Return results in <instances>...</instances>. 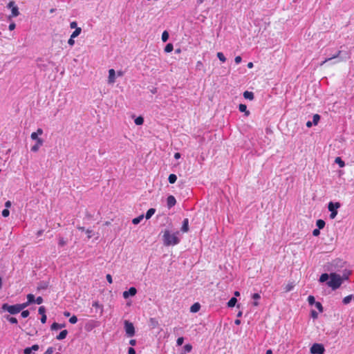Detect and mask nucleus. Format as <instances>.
<instances>
[{"label":"nucleus","mask_w":354,"mask_h":354,"mask_svg":"<svg viewBox=\"0 0 354 354\" xmlns=\"http://www.w3.org/2000/svg\"><path fill=\"white\" fill-rule=\"evenodd\" d=\"M237 302V299L236 297H232L230 301L227 302V306L230 308L234 307Z\"/></svg>","instance_id":"20"},{"label":"nucleus","mask_w":354,"mask_h":354,"mask_svg":"<svg viewBox=\"0 0 354 354\" xmlns=\"http://www.w3.org/2000/svg\"><path fill=\"white\" fill-rule=\"evenodd\" d=\"M93 307H95L96 308H100L101 310V313L103 311V306L99 303V301H96L93 303Z\"/></svg>","instance_id":"32"},{"label":"nucleus","mask_w":354,"mask_h":354,"mask_svg":"<svg viewBox=\"0 0 354 354\" xmlns=\"http://www.w3.org/2000/svg\"><path fill=\"white\" fill-rule=\"evenodd\" d=\"M320 120V115L319 114H315L313 118V123L314 125H317Z\"/></svg>","instance_id":"33"},{"label":"nucleus","mask_w":354,"mask_h":354,"mask_svg":"<svg viewBox=\"0 0 354 354\" xmlns=\"http://www.w3.org/2000/svg\"><path fill=\"white\" fill-rule=\"evenodd\" d=\"M27 299H28V304H32L33 302H35V296L32 294H28L27 295Z\"/></svg>","instance_id":"31"},{"label":"nucleus","mask_w":354,"mask_h":354,"mask_svg":"<svg viewBox=\"0 0 354 354\" xmlns=\"http://www.w3.org/2000/svg\"><path fill=\"white\" fill-rule=\"evenodd\" d=\"M343 281V277L337 273L333 272L330 274V279L327 282V285L333 290H336L341 286Z\"/></svg>","instance_id":"2"},{"label":"nucleus","mask_w":354,"mask_h":354,"mask_svg":"<svg viewBox=\"0 0 354 354\" xmlns=\"http://www.w3.org/2000/svg\"><path fill=\"white\" fill-rule=\"evenodd\" d=\"M239 110L241 112L244 113L245 116H248L250 115V111L247 109V106L245 104H240L239 105Z\"/></svg>","instance_id":"12"},{"label":"nucleus","mask_w":354,"mask_h":354,"mask_svg":"<svg viewBox=\"0 0 354 354\" xmlns=\"http://www.w3.org/2000/svg\"><path fill=\"white\" fill-rule=\"evenodd\" d=\"M156 212V209L154 208H150L147 210L145 218L146 219H149Z\"/></svg>","instance_id":"17"},{"label":"nucleus","mask_w":354,"mask_h":354,"mask_svg":"<svg viewBox=\"0 0 354 354\" xmlns=\"http://www.w3.org/2000/svg\"><path fill=\"white\" fill-rule=\"evenodd\" d=\"M77 22H76V21H72V22L70 24V27H71V28H75V29H76V28H77Z\"/></svg>","instance_id":"58"},{"label":"nucleus","mask_w":354,"mask_h":354,"mask_svg":"<svg viewBox=\"0 0 354 354\" xmlns=\"http://www.w3.org/2000/svg\"><path fill=\"white\" fill-rule=\"evenodd\" d=\"M176 180H177V176L176 174H171L168 177V180H169V183H171V184H174V183H176Z\"/></svg>","instance_id":"25"},{"label":"nucleus","mask_w":354,"mask_h":354,"mask_svg":"<svg viewBox=\"0 0 354 354\" xmlns=\"http://www.w3.org/2000/svg\"><path fill=\"white\" fill-rule=\"evenodd\" d=\"M32 352L30 347H27L24 350V354H30Z\"/></svg>","instance_id":"53"},{"label":"nucleus","mask_w":354,"mask_h":354,"mask_svg":"<svg viewBox=\"0 0 354 354\" xmlns=\"http://www.w3.org/2000/svg\"><path fill=\"white\" fill-rule=\"evenodd\" d=\"M30 348L32 351H36L39 349V346L37 344H34Z\"/></svg>","instance_id":"64"},{"label":"nucleus","mask_w":354,"mask_h":354,"mask_svg":"<svg viewBox=\"0 0 354 354\" xmlns=\"http://www.w3.org/2000/svg\"><path fill=\"white\" fill-rule=\"evenodd\" d=\"M19 305V309L21 311L22 310H24L25 308H26L27 306H28L30 305V304H28V301L25 302V303H23V304H18Z\"/></svg>","instance_id":"44"},{"label":"nucleus","mask_w":354,"mask_h":354,"mask_svg":"<svg viewBox=\"0 0 354 354\" xmlns=\"http://www.w3.org/2000/svg\"><path fill=\"white\" fill-rule=\"evenodd\" d=\"M64 327V324H59L57 322H54L52 325H51V327H50V329L52 330H58L59 328H62Z\"/></svg>","instance_id":"19"},{"label":"nucleus","mask_w":354,"mask_h":354,"mask_svg":"<svg viewBox=\"0 0 354 354\" xmlns=\"http://www.w3.org/2000/svg\"><path fill=\"white\" fill-rule=\"evenodd\" d=\"M68 335L67 330H63L59 333V334L56 337V339L58 340H62L66 337Z\"/></svg>","instance_id":"13"},{"label":"nucleus","mask_w":354,"mask_h":354,"mask_svg":"<svg viewBox=\"0 0 354 354\" xmlns=\"http://www.w3.org/2000/svg\"><path fill=\"white\" fill-rule=\"evenodd\" d=\"M178 232L171 234L168 230L163 232L162 241L166 246L175 245L180 242V239L177 236Z\"/></svg>","instance_id":"1"},{"label":"nucleus","mask_w":354,"mask_h":354,"mask_svg":"<svg viewBox=\"0 0 354 354\" xmlns=\"http://www.w3.org/2000/svg\"><path fill=\"white\" fill-rule=\"evenodd\" d=\"M7 320L10 322L11 324H17V319L14 317L8 316L6 317Z\"/></svg>","instance_id":"40"},{"label":"nucleus","mask_w":354,"mask_h":354,"mask_svg":"<svg viewBox=\"0 0 354 354\" xmlns=\"http://www.w3.org/2000/svg\"><path fill=\"white\" fill-rule=\"evenodd\" d=\"M200 308L201 305L198 303H195L191 306L190 311L192 313H196L200 310Z\"/></svg>","instance_id":"16"},{"label":"nucleus","mask_w":354,"mask_h":354,"mask_svg":"<svg viewBox=\"0 0 354 354\" xmlns=\"http://www.w3.org/2000/svg\"><path fill=\"white\" fill-rule=\"evenodd\" d=\"M30 138L32 140H35L37 142H38V140H42L41 138H39L37 133L35 132H32L30 135Z\"/></svg>","instance_id":"45"},{"label":"nucleus","mask_w":354,"mask_h":354,"mask_svg":"<svg viewBox=\"0 0 354 354\" xmlns=\"http://www.w3.org/2000/svg\"><path fill=\"white\" fill-rule=\"evenodd\" d=\"M188 223H189L188 219L185 218L183 221V227H182V230L185 232L188 231V229H189Z\"/></svg>","instance_id":"26"},{"label":"nucleus","mask_w":354,"mask_h":354,"mask_svg":"<svg viewBox=\"0 0 354 354\" xmlns=\"http://www.w3.org/2000/svg\"><path fill=\"white\" fill-rule=\"evenodd\" d=\"M149 324L152 328H155L158 326L159 323L156 318L151 317L149 319Z\"/></svg>","instance_id":"15"},{"label":"nucleus","mask_w":354,"mask_h":354,"mask_svg":"<svg viewBox=\"0 0 354 354\" xmlns=\"http://www.w3.org/2000/svg\"><path fill=\"white\" fill-rule=\"evenodd\" d=\"M294 288V284L292 282H290L288 284H286L284 287V291L286 292L291 291Z\"/></svg>","instance_id":"22"},{"label":"nucleus","mask_w":354,"mask_h":354,"mask_svg":"<svg viewBox=\"0 0 354 354\" xmlns=\"http://www.w3.org/2000/svg\"><path fill=\"white\" fill-rule=\"evenodd\" d=\"M335 163L338 164L340 167H344L345 166L344 162L340 157H337L335 160Z\"/></svg>","instance_id":"28"},{"label":"nucleus","mask_w":354,"mask_h":354,"mask_svg":"<svg viewBox=\"0 0 354 354\" xmlns=\"http://www.w3.org/2000/svg\"><path fill=\"white\" fill-rule=\"evenodd\" d=\"M2 310L8 312L11 315H15L21 312L19 305H9L8 304H3L1 307Z\"/></svg>","instance_id":"3"},{"label":"nucleus","mask_w":354,"mask_h":354,"mask_svg":"<svg viewBox=\"0 0 354 354\" xmlns=\"http://www.w3.org/2000/svg\"><path fill=\"white\" fill-rule=\"evenodd\" d=\"M353 298V296L351 295H348L346 297H345L344 299H343V303L344 304H348L351 302V299Z\"/></svg>","instance_id":"36"},{"label":"nucleus","mask_w":354,"mask_h":354,"mask_svg":"<svg viewBox=\"0 0 354 354\" xmlns=\"http://www.w3.org/2000/svg\"><path fill=\"white\" fill-rule=\"evenodd\" d=\"M38 313L39 314H40L41 316L43 315H46V308L44 306H41L38 309Z\"/></svg>","instance_id":"42"},{"label":"nucleus","mask_w":354,"mask_h":354,"mask_svg":"<svg viewBox=\"0 0 354 354\" xmlns=\"http://www.w3.org/2000/svg\"><path fill=\"white\" fill-rule=\"evenodd\" d=\"M43 302V298L41 297H37L35 299V303L37 304H41Z\"/></svg>","instance_id":"52"},{"label":"nucleus","mask_w":354,"mask_h":354,"mask_svg":"<svg viewBox=\"0 0 354 354\" xmlns=\"http://www.w3.org/2000/svg\"><path fill=\"white\" fill-rule=\"evenodd\" d=\"M137 293V290L134 287H131L129 290L124 291L122 296L124 299H127L129 296H134Z\"/></svg>","instance_id":"7"},{"label":"nucleus","mask_w":354,"mask_h":354,"mask_svg":"<svg viewBox=\"0 0 354 354\" xmlns=\"http://www.w3.org/2000/svg\"><path fill=\"white\" fill-rule=\"evenodd\" d=\"M47 317L46 315H43L41 317V322L45 324L46 322Z\"/></svg>","instance_id":"57"},{"label":"nucleus","mask_w":354,"mask_h":354,"mask_svg":"<svg viewBox=\"0 0 354 354\" xmlns=\"http://www.w3.org/2000/svg\"><path fill=\"white\" fill-rule=\"evenodd\" d=\"M106 278L107 281L109 283H113L112 277H111V275L110 274H106Z\"/></svg>","instance_id":"55"},{"label":"nucleus","mask_w":354,"mask_h":354,"mask_svg":"<svg viewBox=\"0 0 354 354\" xmlns=\"http://www.w3.org/2000/svg\"><path fill=\"white\" fill-rule=\"evenodd\" d=\"M77 317H76L75 315L72 316V317L69 319V322H70L71 324H76V323H77Z\"/></svg>","instance_id":"46"},{"label":"nucleus","mask_w":354,"mask_h":354,"mask_svg":"<svg viewBox=\"0 0 354 354\" xmlns=\"http://www.w3.org/2000/svg\"><path fill=\"white\" fill-rule=\"evenodd\" d=\"M242 58L241 56H236L234 59V61L236 64H239L241 62Z\"/></svg>","instance_id":"56"},{"label":"nucleus","mask_w":354,"mask_h":354,"mask_svg":"<svg viewBox=\"0 0 354 354\" xmlns=\"http://www.w3.org/2000/svg\"><path fill=\"white\" fill-rule=\"evenodd\" d=\"M320 229H315L313 231V235L315 236H317L318 235H319L320 234V231H319Z\"/></svg>","instance_id":"54"},{"label":"nucleus","mask_w":354,"mask_h":354,"mask_svg":"<svg viewBox=\"0 0 354 354\" xmlns=\"http://www.w3.org/2000/svg\"><path fill=\"white\" fill-rule=\"evenodd\" d=\"M68 44L70 45V46H73L74 44H75V41H74V38H72L71 37H70V39H68Z\"/></svg>","instance_id":"59"},{"label":"nucleus","mask_w":354,"mask_h":354,"mask_svg":"<svg viewBox=\"0 0 354 354\" xmlns=\"http://www.w3.org/2000/svg\"><path fill=\"white\" fill-rule=\"evenodd\" d=\"M124 328L127 336L132 337L135 335V328L131 322L127 320L124 321Z\"/></svg>","instance_id":"5"},{"label":"nucleus","mask_w":354,"mask_h":354,"mask_svg":"<svg viewBox=\"0 0 354 354\" xmlns=\"http://www.w3.org/2000/svg\"><path fill=\"white\" fill-rule=\"evenodd\" d=\"M330 279V274H328L327 273H324L320 276L319 281L320 282H325Z\"/></svg>","instance_id":"21"},{"label":"nucleus","mask_w":354,"mask_h":354,"mask_svg":"<svg viewBox=\"0 0 354 354\" xmlns=\"http://www.w3.org/2000/svg\"><path fill=\"white\" fill-rule=\"evenodd\" d=\"M340 53H341V51H340V50H339V51H338V53H337V55H333V56L332 57H330V58L326 59H325V60L322 63V64H321V65H323L324 64H325L326 62H327L328 61H329V60H330V59H334V58L337 57L340 55Z\"/></svg>","instance_id":"43"},{"label":"nucleus","mask_w":354,"mask_h":354,"mask_svg":"<svg viewBox=\"0 0 354 354\" xmlns=\"http://www.w3.org/2000/svg\"><path fill=\"white\" fill-rule=\"evenodd\" d=\"M134 122L136 125H142L144 122V118L142 116H138Z\"/></svg>","instance_id":"30"},{"label":"nucleus","mask_w":354,"mask_h":354,"mask_svg":"<svg viewBox=\"0 0 354 354\" xmlns=\"http://www.w3.org/2000/svg\"><path fill=\"white\" fill-rule=\"evenodd\" d=\"M216 55L221 62H225L226 61V58L223 53L218 52V53H217Z\"/></svg>","instance_id":"35"},{"label":"nucleus","mask_w":354,"mask_h":354,"mask_svg":"<svg viewBox=\"0 0 354 354\" xmlns=\"http://www.w3.org/2000/svg\"><path fill=\"white\" fill-rule=\"evenodd\" d=\"M243 97L245 99L252 100L254 97V93L251 91H246L243 93Z\"/></svg>","instance_id":"14"},{"label":"nucleus","mask_w":354,"mask_h":354,"mask_svg":"<svg viewBox=\"0 0 354 354\" xmlns=\"http://www.w3.org/2000/svg\"><path fill=\"white\" fill-rule=\"evenodd\" d=\"M15 27H16L15 24L14 22H12V23L9 25L8 28H9V30H13L15 28Z\"/></svg>","instance_id":"60"},{"label":"nucleus","mask_w":354,"mask_h":354,"mask_svg":"<svg viewBox=\"0 0 354 354\" xmlns=\"http://www.w3.org/2000/svg\"><path fill=\"white\" fill-rule=\"evenodd\" d=\"M311 316H312L313 318L316 319V318H317L318 315H317V313L315 310H312L311 311Z\"/></svg>","instance_id":"63"},{"label":"nucleus","mask_w":354,"mask_h":354,"mask_svg":"<svg viewBox=\"0 0 354 354\" xmlns=\"http://www.w3.org/2000/svg\"><path fill=\"white\" fill-rule=\"evenodd\" d=\"M81 32H82V28H76V29L73 32V33L71 34V36L72 38H75V37H77V36L80 35Z\"/></svg>","instance_id":"23"},{"label":"nucleus","mask_w":354,"mask_h":354,"mask_svg":"<svg viewBox=\"0 0 354 354\" xmlns=\"http://www.w3.org/2000/svg\"><path fill=\"white\" fill-rule=\"evenodd\" d=\"M115 82V70L111 68L109 71L108 82L113 84Z\"/></svg>","instance_id":"8"},{"label":"nucleus","mask_w":354,"mask_h":354,"mask_svg":"<svg viewBox=\"0 0 354 354\" xmlns=\"http://www.w3.org/2000/svg\"><path fill=\"white\" fill-rule=\"evenodd\" d=\"M144 218V215H140L139 216L136 217V218H134L133 220H132V223L134 224V225H137L138 223H140V221L143 219Z\"/></svg>","instance_id":"27"},{"label":"nucleus","mask_w":354,"mask_h":354,"mask_svg":"<svg viewBox=\"0 0 354 354\" xmlns=\"http://www.w3.org/2000/svg\"><path fill=\"white\" fill-rule=\"evenodd\" d=\"M54 351L53 347H48L44 354H52Z\"/></svg>","instance_id":"51"},{"label":"nucleus","mask_w":354,"mask_h":354,"mask_svg":"<svg viewBox=\"0 0 354 354\" xmlns=\"http://www.w3.org/2000/svg\"><path fill=\"white\" fill-rule=\"evenodd\" d=\"M169 39V33L167 30H165L162 34V40L163 42H166Z\"/></svg>","instance_id":"34"},{"label":"nucleus","mask_w":354,"mask_h":354,"mask_svg":"<svg viewBox=\"0 0 354 354\" xmlns=\"http://www.w3.org/2000/svg\"><path fill=\"white\" fill-rule=\"evenodd\" d=\"M174 49V46L171 43H169L166 45L165 48V53H170Z\"/></svg>","instance_id":"29"},{"label":"nucleus","mask_w":354,"mask_h":354,"mask_svg":"<svg viewBox=\"0 0 354 354\" xmlns=\"http://www.w3.org/2000/svg\"><path fill=\"white\" fill-rule=\"evenodd\" d=\"M42 145L43 140H38V142H37L36 144L32 146L31 151L33 152H37Z\"/></svg>","instance_id":"11"},{"label":"nucleus","mask_w":354,"mask_h":354,"mask_svg":"<svg viewBox=\"0 0 354 354\" xmlns=\"http://www.w3.org/2000/svg\"><path fill=\"white\" fill-rule=\"evenodd\" d=\"M128 353L129 354H136V351L133 348L130 347L128 350Z\"/></svg>","instance_id":"62"},{"label":"nucleus","mask_w":354,"mask_h":354,"mask_svg":"<svg viewBox=\"0 0 354 354\" xmlns=\"http://www.w3.org/2000/svg\"><path fill=\"white\" fill-rule=\"evenodd\" d=\"M66 244V241L63 237H59L58 240V245L60 247H63Z\"/></svg>","instance_id":"37"},{"label":"nucleus","mask_w":354,"mask_h":354,"mask_svg":"<svg viewBox=\"0 0 354 354\" xmlns=\"http://www.w3.org/2000/svg\"><path fill=\"white\" fill-rule=\"evenodd\" d=\"M308 304L312 306L313 304H315L316 303L315 301V297L313 296V295H310L308 296Z\"/></svg>","instance_id":"38"},{"label":"nucleus","mask_w":354,"mask_h":354,"mask_svg":"<svg viewBox=\"0 0 354 354\" xmlns=\"http://www.w3.org/2000/svg\"><path fill=\"white\" fill-rule=\"evenodd\" d=\"M192 349V346L189 344H185L184 346V350L186 353L191 352Z\"/></svg>","instance_id":"41"},{"label":"nucleus","mask_w":354,"mask_h":354,"mask_svg":"<svg viewBox=\"0 0 354 354\" xmlns=\"http://www.w3.org/2000/svg\"><path fill=\"white\" fill-rule=\"evenodd\" d=\"M252 299H254L255 301L253 302V306H259V302L257 301L258 299H259L261 298V296L259 293H254L252 295Z\"/></svg>","instance_id":"18"},{"label":"nucleus","mask_w":354,"mask_h":354,"mask_svg":"<svg viewBox=\"0 0 354 354\" xmlns=\"http://www.w3.org/2000/svg\"><path fill=\"white\" fill-rule=\"evenodd\" d=\"M184 338L183 337H178L176 341L178 346H181L183 344Z\"/></svg>","instance_id":"50"},{"label":"nucleus","mask_w":354,"mask_h":354,"mask_svg":"<svg viewBox=\"0 0 354 354\" xmlns=\"http://www.w3.org/2000/svg\"><path fill=\"white\" fill-rule=\"evenodd\" d=\"M19 15V11L18 7H13L11 10V15L8 16V19L10 20L12 17H16Z\"/></svg>","instance_id":"10"},{"label":"nucleus","mask_w":354,"mask_h":354,"mask_svg":"<svg viewBox=\"0 0 354 354\" xmlns=\"http://www.w3.org/2000/svg\"><path fill=\"white\" fill-rule=\"evenodd\" d=\"M176 203V200L175 197L172 195H170L167 198V205L168 208H171L174 207Z\"/></svg>","instance_id":"9"},{"label":"nucleus","mask_w":354,"mask_h":354,"mask_svg":"<svg viewBox=\"0 0 354 354\" xmlns=\"http://www.w3.org/2000/svg\"><path fill=\"white\" fill-rule=\"evenodd\" d=\"M29 314H30L29 311L28 310H22L21 315L22 317L26 318V317H28Z\"/></svg>","instance_id":"49"},{"label":"nucleus","mask_w":354,"mask_h":354,"mask_svg":"<svg viewBox=\"0 0 354 354\" xmlns=\"http://www.w3.org/2000/svg\"><path fill=\"white\" fill-rule=\"evenodd\" d=\"M315 307L317 308V309L320 313H322V312H323L324 308H323L322 304L320 302L317 301V302L315 304Z\"/></svg>","instance_id":"39"},{"label":"nucleus","mask_w":354,"mask_h":354,"mask_svg":"<svg viewBox=\"0 0 354 354\" xmlns=\"http://www.w3.org/2000/svg\"><path fill=\"white\" fill-rule=\"evenodd\" d=\"M86 234H87V237L88 239H91L92 237V230H86Z\"/></svg>","instance_id":"61"},{"label":"nucleus","mask_w":354,"mask_h":354,"mask_svg":"<svg viewBox=\"0 0 354 354\" xmlns=\"http://www.w3.org/2000/svg\"><path fill=\"white\" fill-rule=\"evenodd\" d=\"M1 214L3 217H8L10 214V212L7 208H6L2 211Z\"/></svg>","instance_id":"48"},{"label":"nucleus","mask_w":354,"mask_h":354,"mask_svg":"<svg viewBox=\"0 0 354 354\" xmlns=\"http://www.w3.org/2000/svg\"><path fill=\"white\" fill-rule=\"evenodd\" d=\"M324 347L321 344L315 343L310 347V353L312 354H324Z\"/></svg>","instance_id":"6"},{"label":"nucleus","mask_w":354,"mask_h":354,"mask_svg":"<svg viewBox=\"0 0 354 354\" xmlns=\"http://www.w3.org/2000/svg\"><path fill=\"white\" fill-rule=\"evenodd\" d=\"M17 6L15 5V3L14 1H10L8 5H7V7L8 8H10L11 10L13 8V7H17Z\"/></svg>","instance_id":"47"},{"label":"nucleus","mask_w":354,"mask_h":354,"mask_svg":"<svg viewBox=\"0 0 354 354\" xmlns=\"http://www.w3.org/2000/svg\"><path fill=\"white\" fill-rule=\"evenodd\" d=\"M340 207L339 202L333 203L330 202L328 205V209L330 212V218L333 219L337 214V209Z\"/></svg>","instance_id":"4"},{"label":"nucleus","mask_w":354,"mask_h":354,"mask_svg":"<svg viewBox=\"0 0 354 354\" xmlns=\"http://www.w3.org/2000/svg\"><path fill=\"white\" fill-rule=\"evenodd\" d=\"M325 221L322 219H318L316 222V225L319 229H323L325 226Z\"/></svg>","instance_id":"24"}]
</instances>
